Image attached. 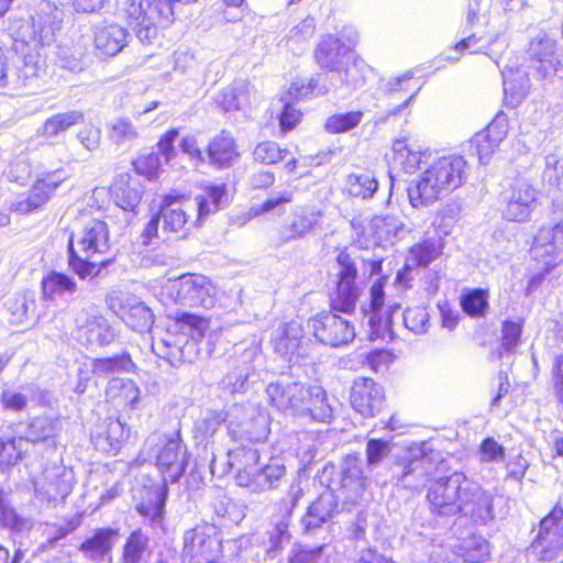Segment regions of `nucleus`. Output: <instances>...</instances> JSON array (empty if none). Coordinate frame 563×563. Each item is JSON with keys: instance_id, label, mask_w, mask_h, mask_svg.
<instances>
[{"instance_id": "obj_1", "label": "nucleus", "mask_w": 563, "mask_h": 563, "mask_svg": "<svg viewBox=\"0 0 563 563\" xmlns=\"http://www.w3.org/2000/svg\"><path fill=\"white\" fill-rule=\"evenodd\" d=\"M62 11L51 2H43L32 19L30 32L13 38L0 36V88L18 90L46 70L47 51L60 29Z\"/></svg>"}, {"instance_id": "obj_2", "label": "nucleus", "mask_w": 563, "mask_h": 563, "mask_svg": "<svg viewBox=\"0 0 563 563\" xmlns=\"http://www.w3.org/2000/svg\"><path fill=\"white\" fill-rule=\"evenodd\" d=\"M146 450H150L151 455L155 457L164 485L148 490V501L139 504L137 511L141 516L148 518L150 525L157 526L164 512L167 484L178 482L187 467V450L179 433L172 435L154 433L146 439L142 454H145Z\"/></svg>"}, {"instance_id": "obj_3", "label": "nucleus", "mask_w": 563, "mask_h": 563, "mask_svg": "<svg viewBox=\"0 0 563 563\" xmlns=\"http://www.w3.org/2000/svg\"><path fill=\"white\" fill-rule=\"evenodd\" d=\"M68 263L80 279L97 277L109 266L115 254L110 244L108 224L90 219L68 241Z\"/></svg>"}, {"instance_id": "obj_4", "label": "nucleus", "mask_w": 563, "mask_h": 563, "mask_svg": "<svg viewBox=\"0 0 563 563\" xmlns=\"http://www.w3.org/2000/svg\"><path fill=\"white\" fill-rule=\"evenodd\" d=\"M467 177V162L464 157H432L421 175L407 189L410 205L413 208L428 206L460 188Z\"/></svg>"}, {"instance_id": "obj_5", "label": "nucleus", "mask_w": 563, "mask_h": 563, "mask_svg": "<svg viewBox=\"0 0 563 563\" xmlns=\"http://www.w3.org/2000/svg\"><path fill=\"white\" fill-rule=\"evenodd\" d=\"M227 467L228 472L234 474L236 485L251 493L276 488L286 473L285 465L278 457L262 463L258 450L250 445L230 449L227 453Z\"/></svg>"}, {"instance_id": "obj_6", "label": "nucleus", "mask_w": 563, "mask_h": 563, "mask_svg": "<svg viewBox=\"0 0 563 563\" xmlns=\"http://www.w3.org/2000/svg\"><path fill=\"white\" fill-rule=\"evenodd\" d=\"M121 11L143 44H152L159 29L168 27L175 20L176 9L167 0H124Z\"/></svg>"}, {"instance_id": "obj_7", "label": "nucleus", "mask_w": 563, "mask_h": 563, "mask_svg": "<svg viewBox=\"0 0 563 563\" xmlns=\"http://www.w3.org/2000/svg\"><path fill=\"white\" fill-rule=\"evenodd\" d=\"M178 322L181 330L190 336L192 342L186 340L184 343V336L167 333L164 338L152 343V351L173 367H178L184 362H191L187 351L192 350L196 342L200 341L209 329L208 320L194 313L184 312L179 314Z\"/></svg>"}, {"instance_id": "obj_8", "label": "nucleus", "mask_w": 563, "mask_h": 563, "mask_svg": "<svg viewBox=\"0 0 563 563\" xmlns=\"http://www.w3.org/2000/svg\"><path fill=\"white\" fill-rule=\"evenodd\" d=\"M503 219L525 223L531 220L539 205V191L526 177L510 180L499 196Z\"/></svg>"}, {"instance_id": "obj_9", "label": "nucleus", "mask_w": 563, "mask_h": 563, "mask_svg": "<svg viewBox=\"0 0 563 563\" xmlns=\"http://www.w3.org/2000/svg\"><path fill=\"white\" fill-rule=\"evenodd\" d=\"M386 279L379 278L373 283L368 291V298L362 302V311L367 318L368 338L375 340L393 339V320L400 309L399 303L386 305L384 290Z\"/></svg>"}, {"instance_id": "obj_10", "label": "nucleus", "mask_w": 563, "mask_h": 563, "mask_svg": "<svg viewBox=\"0 0 563 563\" xmlns=\"http://www.w3.org/2000/svg\"><path fill=\"white\" fill-rule=\"evenodd\" d=\"M439 461L440 455L430 442L412 444L400 472L394 475L396 484L409 490L420 489L435 472Z\"/></svg>"}, {"instance_id": "obj_11", "label": "nucleus", "mask_w": 563, "mask_h": 563, "mask_svg": "<svg viewBox=\"0 0 563 563\" xmlns=\"http://www.w3.org/2000/svg\"><path fill=\"white\" fill-rule=\"evenodd\" d=\"M163 290L175 303L205 309L216 305L218 294L214 284L199 274H186L169 280Z\"/></svg>"}, {"instance_id": "obj_12", "label": "nucleus", "mask_w": 563, "mask_h": 563, "mask_svg": "<svg viewBox=\"0 0 563 563\" xmlns=\"http://www.w3.org/2000/svg\"><path fill=\"white\" fill-rule=\"evenodd\" d=\"M222 552V543L213 526H197L183 537V563H216Z\"/></svg>"}, {"instance_id": "obj_13", "label": "nucleus", "mask_w": 563, "mask_h": 563, "mask_svg": "<svg viewBox=\"0 0 563 563\" xmlns=\"http://www.w3.org/2000/svg\"><path fill=\"white\" fill-rule=\"evenodd\" d=\"M74 474L64 465L54 464L46 467L33 478L34 495L38 503L55 506L63 501L73 490Z\"/></svg>"}, {"instance_id": "obj_14", "label": "nucleus", "mask_w": 563, "mask_h": 563, "mask_svg": "<svg viewBox=\"0 0 563 563\" xmlns=\"http://www.w3.org/2000/svg\"><path fill=\"white\" fill-rule=\"evenodd\" d=\"M531 551L541 561H553L563 551V507L556 504L549 515L541 519Z\"/></svg>"}, {"instance_id": "obj_15", "label": "nucleus", "mask_w": 563, "mask_h": 563, "mask_svg": "<svg viewBox=\"0 0 563 563\" xmlns=\"http://www.w3.org/2000/svg\"><path fill=\"white\" fill-rule=\"evenodd\" d=\"M465 474L454 472L441 477L429 488L427 499L432 514L452 517L459 514V505L463 494Z\"/></svg>"}, {"instance_id": "obj_16", "label": "nucleus", "mask_w": 563, "mask_h": 563, "mask_svg": "<svg viewBox=\"0 0 563 563\" xmlns=\"http://www.w3.org/2000/svg\"><path fill=\"white\" fill-rule=\"evenodd\" d=\"M344 31L347 32L349 44L343 43L339 37L328 34L321 38L314 51L317 64L332 73L331 76L325 78V80L331 82L334 81L335 75L342 74L341 66L353 58L351 45L356 43L357 33L352 27H346Z\"/></svg>"}, {"instance_id": "obj_17", "label": "nucleus", "mask_w": 563, "mask_h": 563, "mask_svg": "<svg viewBox=\"0 0 563 563\" xmlns=\"http://www.w3.org/2000/svg\"><path fill=\"white\" fill-rule=\"evenodd\" d=\"M163 224V233H176L186 236L190 227H197L195 221H190L196 213V203L191 197L179 194L166 195L161 203L158 211Z\"/></svg>"}, {"instance_id": "obj_18", "label": "nucleus", "mask_w": 563, "mask_h": 563, "mask_svg": "<svg viewBox=\"0 0 563 563\" xmlns=\"http://www.w3.org/2000/svg\"><path fill=\"white\" fill-rule=\"evenodd\" d=\"M307 327L320 343L331 347L347 345L353 342L356 335L352 322L331 312L310 318Z\"/></svg>"}, {"instance_id": "obj_19", "label": "nucleus", "mask_w": 563, "mask_h": 563, "mask_svg": "<svg viewBox=\"0 0 563 563\" xmlns=\"http://www.w3.org/2000/svg\"><path fill=\"white\" fill-rule=\"evenodd\" d=\"M309 393L308 386L294 380L289 376H280L266 387V395L272 407L284 415L298 416L305 396Z\"/></svg>"}, {"instance_id": "obj_20", "label": "nucleus", "mask_w": 563, "mask_h": 563, "mask_svg": "<svg viewBox=\"0 0 563 563\" xmlns=\"http://www.w3.org/2000/svg\"><path fill=\"white\" fill-rule=\"evenodd\" d=\"M530 254L544 271H550L563 262V224L540 228L534 236Z\"/></svg>"}, {"instance_id": "obj_21", "label": "nucleus", "mask_w": 563, "mask_h": 563, "mask_svg": "<svg viewBox=\"0 0 563 563\" xmlns=\"http://www.w3.org/2000/svg\"><path fill=\"white\" fill-rule=\"evenodd\" d=\"M527 55L528 67L539 79L553 76L558 66L563 64V54L559 53L556 42L545 34L538 35L530 42Z\"/></svg>"}, {"instance_id": "obj_22", "label": "nucleus", "mask_w": 563, "mask_h": 563, "mask_svg": "<svg viewBox=\"0 0 563 563\" xmlns=\"http://www.w3.org/2000/svg\"><path fill=\"white\" fill-rule=\"evenodd\" d=\"M493 503L494 495L465 475L459 514L468 517L475 523H487L494 519Z\"/></svg>"}, {"instance_id": "obj_23", "label": "nucleus", "mask_w": 563, "mask_h": 563, "mask_svg": "<svg viewBox=\"0 0 563 563\" xmlns=\"http://www.w3.org/2000/svg\"><path fill=\"white\" fill-rule=\"evenodd\" d=\"M108 305L129 328L136 332H147L154 323L151 309L128 294L112 292L108 297Z\"/></svg>"}, {"instance_id": "obj_24", "label": "nucleus", "mask_w": 563, "mask_h": 563, "mask_svg": "<svg viewBox=\"0 0 563 563\" xmlns=\"http://www.w3.org/2000/svg\"><path fill=\"white\" fill-rule=\"evenodd\" d=\"M338 265V286L336 296L332 300V308L341 312H351L354 310L358 298V290L355 286L357 269L354 261L346 252H340L336 257Z\"/></svg>"}, {"instance_id": "obj_25", "label": "nucleus", "mask_w": 563, "mask_h": 563, "mask_svg": "<svg viewBox=\"0 0 563 563\" xmlns=\"http://www.w3.org/2000/svg\"><path fill=\"white\" fill-rule=\"evenodd\" d=\"M323 212L313 206H298L280 230V241L287 243L306 239L322 228Z\"/></svg>"}, {"instance_id": "obj_26", "label": "nucleus", "mask_w": 563, "mask_h": 563, "mask_svg": "<svg viewBox=\"0 0 563 563\" xmlns=\"http://www.w3.org/2000/svg\"><path fill=\"white\" fill-rule=\"evenodd\" d=\"M67 177V173L60 168L37 174L36 181L27 197L14 203L13 210L21 214H26L41 208L51 199L57 187Z\"/></svg>"}, {"instance_id": "obj_27", "label": "nucleus", "mask_w": 563, "mask_h": 563, "mask_svg": "<svg viewBox=\"0 0 563 563\" xmlns=\"http://www.w3.org/2000/svg\"><path fill=\"white\" fill-rule=\"evenodd\" d=\"M384 399L383 387L371 378L358 377L351 387V405L363 417L376 416L383 407Z\"/></svg>"}, {"instance_id": "obj_28", "label": "nucleus", "mask_w": 563, "mask_h": 563, "mask_svg": "<svg viewBox=\"0 0 563 563\" xmlns=\"http://www.w3.org/2000/svg\"><path fill=\"white\" fill-rule=\"evenodd\" d=\"M272 342L275 352L289 362H296L307 354L303 347V329L298 321L292 320L278 328L272 338Z\"/></svg>"}, {"instance_id": "obj_29", "label": "nucleus", "mask_w": 563, "mask_h": 563, "mask_svg": "<svg viewBox=\"0 0 563 563\" xmlns=\"http://www.w3.org/2000/svg\"><path fill=\"white\" fill-rule=\"evenodd\" d=\"M76 340L88 347L104 346L113 342L117 332L102 316H88L85 322L77 319Z\"/></svg>"}, {"instance_id": "obj_30", "label": "nucleus", "mask_w": 563, "mask_h": 563, "mask_svg": "<svg viewBox=\"0 0 563 563\" xmlns=\"http://www.w3.org/2000/svg\"><path fill=\"white\" fill-rule=\"evenodd\" d=\"M129 32L115 22H104L95 29L93 45L98 55L112 57L128 44Z\"/></svg>"}, {"instance_id": "obj_31", "label": "nucleus", "mask_w": 563, "mask_h": 563, "mask_svg": "<svg viewBox=\"0 0 563 563\" xmlns=\"http://www.w3.org/2000/svg\"><path fill=\"white\" fill-rule=\"evenodd\" d=\"M395 162L407 174H413L419 169H424L432 158L429 150H421L411 143L408 136H400L393 143Z\"/></svg>"}, {"instance_id": "obj_32", "label": "nucleus", "mask_w": 563, "mask_h": 563, "mask_svg": "<svg viewBox=\"0 0 563 563\" xmlns=\"http://www.w3.org/2000/svg\"><path fill=\"white\" fill-rule=\"evenodd\" d=\"M464 554H459L443 544H432L428 550L426 563H482L488 555V544L483 541L473 549L471 545L463 547Z\"/></svg>"}, {"instance_id": "obj_33", "label": "nucleus", "mask_w": 563, "mask_h": 563, "mask_svg": "<svg viewBox=\"0 0 563 563\" xmlns=\"http://www.w3.org/2000/svg\"><path fill=\"white\" fill-rule=\"evenodd\" d=\"M207 156L209 164L218 169L232 166L240 157L235 139L231 133L221 131L210 140Z\"/></svg>"}, {"instance_id": "obj_34", "label": "nucleus", "mask_w": 563, "mask_h": 563, "mask_svg": "<svg viewBox=\"0 0 563 563\" xmlns=\"http://www.w3.org/2000/svg\"><path fill=\"white\" fill-rule=\"evenodd\" d=\"M528 66L509 67L501 71L504 78L505 102L511 108L518 107L528 96L530 78Z\"/></svg>"}, {"instance_id": "obj_35", "label": "nucleus", "mask_w": 563, "mask_h": 563, "mask_svg": "<svg viewBox=\"0 0 563 563\" xmlns=\"http://www.w3.org/2000/svg\"><path fill=\"white\" fill-rule=\"evenodd\" d=\"M338 511L335 496L325 492L321 494L308 508L301 519V526L306 533H313L323 523L328 522Z\"/></svg>"}, {"instance_id": "obj_36", "label": "nucleus", "mask_w": 563, "mask_h": 563, "mask_svg": "<svg viewBox=\"0 0 563 563\" xmlns=\"http://www.w3.org/2000/svg\"><path fill=\"white\" fill-rule=\"evenodd\" d=\"M118 536L119 530L114 528L97 529L90 538L80 544L79 551L86 559L101 563L110 556Z\"/></svg>"}, {"instance_id": "obj_37", "label": "nucleus", "mask_w": 563, "mask_h": 563, "mask_svg": "<svg viewBox=\"0 0 563 563\" xmlns=\"http://www.w3.org/2000/svg\"><path fill=\"white\" fill-rule=\"evenodd\" d=\"M308 390L309 393L305 396L297 417H307L319 422H330L333 408L329 402L325 390L321 386H308Z\"/></svg>"}, {"instance_id": "obj_38", "label": "nucleus", "mask_w": 563, "mask_h": 563, "mask_svg": "<svg viewBox=\"0 0 563 563\" xmlns=\"http://www.w3.org/2000/svg\"><path fill=\"white\" fill-rule=\"evenodd\" d=\"M255 100V91L251 85L242 79L234 80L217 97V103L224 111L244 110Z\"/></svg>"}, {"instance_id": "obj_39", "label": "nucleus", "mask_w": 563, "mask_h": 563, "mask_svg": "<svg viewBox=\"0 0 563 563\" xmlns=\"http://www.w3.org/2000/svg\"><path fill=\"white\" fill-rule=\"evenodd\" d=\"M196 203V225H201L206 218L218 212L227 205L224 184L207 186L202 194L191 198Z\"/></svg>"}, {"instance_id": "obj_40", "label": "nucleus", "mask_w": 563, "mask_h": 563, "mask_svg": "<svg viewBox=\"0 0 563 563\" xmlns=\"http://www.w3.org/2000/svg\"><path fill=\"white\" fill-rule=\"evenodd\" d=\"M490 44L492 40L487 38L485 30H477L466 34L453 47L444 52L440 58L444 62L455 63L465 52L471 54L483 53Z\"/></svg>"}, {"instance_id": "obj_41", "label": "nucleus", "mask_w": 563, "mask_h": 563, "mask_svg": "<svg viewBox=\"0 0 563 563\" xmlns=\"http://www.w3.org/2000/svg\"><path fill=\"white\" fill-rule=\"evenodd\" d=\"M443 251L442 239L438 235L427 238L412 245L407 257L406 268L411 266L426 267L437 260Z\"/></svg>"}, {"instance_id": "obj_42", "label": "nucleus", "mask_w": 563, "mask_h": 563, "mask_svg": "<svg viewBox=\"0 0 563 563\" xmlns=\"http://www.w3.org/2000/svg\"><path fill=\"white\" fill-rule=\"evenodd\" d=\"M60 431V422L57 418L40 416L33 418L26 429L25 443L54 441Z\"/></svg>"}, {"instance_id": "obj_43", "label": "nucleus", "mask_w": 563, "mask_h": 563, "mask_svg": "<svg viewBox=\"0 0 563 563\" xmlns=\"http://www.w3.org/2000/svg\"><path fill=\"white\" fill-rule=\"evenodd\" d=\"M140 388L131 379L112 378L107 387V397L118 405L134 408L140 400Z\"/></svg>"}, {"instance_id": "obj_44", "label": "nucleus", "mask_w": 563, "mask_h": 563, "mask_svg": "<svg viewBox=\"0 0 563 563\" xmlns=\"http://www.w3.org/2000/svg\"><path fill=\"white\" fill-rule=\"evenodd\" d=\"M84 114L80 111H68L57 113L48 118L42 126L36 130L37 136L52 139L67 131L70 126L80 123Z\"/></svg>"}, {"instance_id": "obj_45", "label": "nucleus", "mask_w": 563, "mask_h": 563, "mask_svg": "<svg viewBox=\"0 0 563 563\" xmlns=\"http://www.w3.org/2000/svg\"><path fill=\"white\" fill-rule=\"evenodd\" d=\"M341 487L351 494L352 499L358 498L365 487V477L356 457L347 456L342 466Z\"/></svg>"}, {"instance_id": "obj_46", "label": "nucleus", "mask_w": 563, "mask_h": 563, "mask_svg": "<svg viewBox=\"0 0 563 563\" xmlns=\"http://www.w3.org/2000/svg\"><path fill=\"white\" fill-rule=\"evenodd\" d=\"M341 75H335L334 80H340L347 88L358 89L365 85L369 67L353 53V58L341 66Z\"/></svg>"}, {"instance_id": "obj_47", "label": "nucleus", "mask_w": 563, "mask_h": 563, "mask_svg": "<svg viewBox=\"0 0 563 563\" xmlns=\"http://www.w3.org/2000/svg\"><path fill=\"white\" fill-rule=\"evenodd\" d=\"M378 189V181L369 172L352 173L346 177L345 190L363 200L371 199Z\"/></svg>"}, {"instance_id": "obj_48", "label": "nucleus", "mask_w": 563, "mask_h": 563, "mask_svg": "<svg viewBox=\"0 0 563 563\" xmlns=\"http://www.w3.org/2000/svg\"><path fill=\"white\" fill-rule=\"evenodd\" d=\"M314 20L309 16L291 27L285 38V44L288 49L291 51L295 55L302 54L307 49L309 41L314 34Z\"/></svg>"}, {"instance_id": "obj_49", "label": "nucleus", "mask_w": 563, "mask_h": 563, "mask_svg": "<svg viewBox=\"0 0 563 563\" xmlns=\"http://www.w3.org/2000/svg\"><path fill=\"white\" fill-rule=\"evenodd\" d=\"M320 77L311 78L308 82L296 80L290 85L285 97L292 101L305 100L327 95L331 89L335 87L333 82H331L329 86L325 84V81L320 82Z\"/></svg>"}, {"instance_id": "obj_50", "label": "nucleus", "mask_w": 563, "mask_h": 563, "mask_svg": "<svg viewBox=\"0 0 563 563\" xmlns=\"http://www.w3.org/2000/svg\"><path fill=\"white\" fill-rule=\"evenodd\" d=\"M135 365L126 353L112 357L95 358L91 362V372L97 376H109L121 372H132Z\"/></svg>"}, {"instance_id": "obj_51", "label": "nucleus", "mask_w": 563, "mask_h": 563, "mask_svg": "<svg viewBox=\"0 0 563 563\" xmlns=\"http://www.w3.org/2000/svg\"><path fill=\"white\" fill-rule=\"evenodd\" d=\"M148 547L150 538L140 529L133 531L125 540L120 563H141Z\"/></svg>"}, {"instance_id": "obj_52", "label": "nucleus", "mask_w": 563, "mask_h": 563, "mask_svg": "<svg viewBox=\"0 0 563 563\" xmlns=\"http://www.w3.org/2000/svg\"><path fill=\"white\" fill-rule=\"evenodd\" d=\"M128 437V431L120 420H110L107 431L95 437L96 446L104 452H118L122 441Z\"/></svg>"}, {"instance_id": "obj_53", "label": "nucleus", "mask_w": 563, "mask_h": 563, "mask_svg": "<svg viewBox=\"0 0 563 563\" xmlns=\"http://www.w3.org/2000/svg\"><path fill=\"white\" fill-rule=\"evenodd\" d=\"M128 176H121L111 187V195L114 202L123 210H134L142 199L141 191L126 181Z\"/></svg>"}, {"instance_id": "obj_54", "label": "nucleus", "mask_w": 563, "mask_h": 563, "mask_svg": "<svg viewBox=\"0 0 563 563\" xmlns=\"http://www.w3.org/2000/svg\"><path fill=\"white\" fill-rule=\"evenodd\" d=\"M77 290L75 280L63 274L53 272L42 279V291L45 298L74 294Z\"/></svg>"}, {"instance_id": "obj_55", "label": "nucleus", "mask_w": 563, "mask_h": 563, "mask_svg": "<svg viewBox=\"0 0 563 563\" xmlns=\"http://www.w3.org/2000/svg\"><path fill=\"white\" fill-rule=\"evenodd\" d=\"M460 305L467 316L483 317L488 308V291L482 288L467 289L461 295Z\"/></svg>"}, {"instance_id": "obj_56", "label": "nucleus", "mask_w": 563, "mask_h": 563, "mask_svg": "<svg viewBox=\"0 0 563 563\" xmlns=\"http://www.w3.org/2000/svg\"><path fill=\"white\" fill-rule=\"evenodd\" d=\"M364 119V112L354 110L334 113L327 118L324 129L331 134L346 133L355 129Z\"/></svg>"}, {"instance_id": "obj_57", "label": "nucleus", "mask_w": 563, "mask_h": 563, "mask_svg": "<svg viewBox=\"0 0 563 563\" xmlns=\"http://www.w3.org/2000/svg\"><path fill=\"white\" fill-rule=\"evenodd\" d=\"M24 438H0V470L16 464L24 453Z\"/></svg>"}, {"instance_id": "obj_58", "label": "nucleus", "mask_w": 563, "mask_h": 563, "mask_svg": "<svg viewBox=\"0 0 563 563\" xmlns=\"http://www.w3.org/2000/svg\"><path fill=\"white\" fill-rule=\"evenodd\" d=\"M109 136L118 145H130L137 139L139 133L130 120L120 118L112 122Z\"/></svg>"}, {"instance_id": "obj_59", "label": "nucleus", "mask_w": 563, "mask_h": 563, "mask_svg": "<svg viewBox=\"0 0 563 563\" xmlns=\"http://www.w3.org/2000/svg\"><path fill=\"white\" fill-rule=\"evenodd\" d=\"M405 327L416 334H423L429 328V313L427 308L417 306L402 312Z\"/></svg>"}, {"instance_id": "obj_60", "label": "nucleus", "mask_w": 563, "mask_h": 563, "mask_svg": "<svg viewBox=\"0 0 563 563\" xmlns=\"http://www.w3.org/2000/svg\"><path fill=\"white\" fill-rule=\"evenodd\" d=\"M523 319H507L501 324V347L506 352H512L520 343Z\"/></svg>"}, {"instance_id": "obj_61", "label": "nucleus", "mask_w": 563, "mask_h": 563, "mask_svg": "<svg viewBox=\"0 0 563 563\" xmlns=\"http://www.w3.org/2000/svg\"><path fill=\"white\" fill-rule=\"evenodd\" d=\"M286 148H280L276 142L264 141L256 145L253 155L256 162L262 164H276L287 155Z\"/></svg>"}, {"instance_id": "obj_62", "label": "nucleus", "mask_w": 563, "mask_h": 563, "mask_svg": "<svg viewBox=\"0 0 563 563\" xmlns=\"http://www.w3.org/2000/svg\"><path fill=\"white\" fill-rule=\"evenodd\" d=\"M30 306H34V301L29 300L23 295L10 297L4 302V307L10 314V322L15 324L24 322L26 320Z\"/></svg>"}, {"instance_id": "obj_63", "label": "nucleus", "mask_w": 563, "mask_h": 563, "mask_svg": "<svg viewBox=\"0 0 563 563\" xmlns=\"http://www.w3.org/2000/svg\"><path fill=\"white\" fill-rule=\"evenodd\" d=\"M324 549V545L313 549L297 545L290 552L289 563H327Z\"/></svg>"}, {"instance_id": "obj_64", "label": "nucleus", "mask_w": 563, "mask_h": 563, "mask_svg": "<svg viewBox=\"0 0 563 563\" xmlns=\"http://www.w3.org/2000/svg\"><path fill=\"white\" fill-rule=\"evenodd\" d=\"M0 523L16 532L30 530L32 522L29 519L20 517L14 509L5 506L0 500Z\"/></svg>"}]
</instances>
